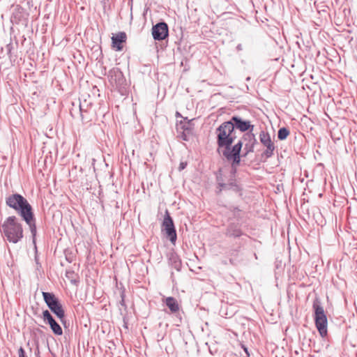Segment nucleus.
Here are the masks:
<instances>
[{"label":"nucleus","mask_w":357,"mask_h":357,"mask_svg":"<svg viewBox=\"0 0 357 357\" xmlns=\"http://www.w3.org/2000/svg\"><path fill=\"white\" fill-rule=\"evenodd\" d=\"M218 151L222 153L227 161L231 162V167L236 169L241 162V151L243 142L239 140L232 146L236 136V131L231 123L225 121L215 130Z\"/></svg>","instance_id":"obj_1"},{"label":"nucleus","mask_w":357,"mask_h":357,"mask_svg":"<svg viewBox=\"0 0 357 357\" xmlns=\"http://www.w3.org/2000/svg\"><path fill=\"white\" fill-rule=\"evenodd\" d=\"M0 232L10 243H17L24 237L23 227L20 220L15 215L8 216L0 225Z\"/></svg>","instance_id":"obj_2"},{"label":"nucleus","mask_w":357,"mask_h":357,"mask_svg":"<svg viewBox=\"0 0 357 357\" xmlns=\"http://www.w3.org/2000/svg\"><path fill=\"white\" fill-rule=\"evenodd\" d=\"M6 204L15 210L22 219L33 212L28 200L19 193H13L6 197Z\"/></svg>","instance_id":"obj_3"},{"label":"nucleus","mask_w":357,"mask_h":357,"mask_svg":"<svg viewBox=\"0 0 357 357\" xmlns=\"http://www.w3.org/2000/svg\"><path fill=\"white\" fill-rule=\"evenodd\" d=\"M312 308L314 312V323L320 335L325 337L328 334V320L324 307L321 305V300L316 297L313 301Z\"/></svg>","instance_id":"obj_4"},{"label":"nucleus","mask_w":357,"mask_h":357,"mask_svg":"<svg viewBox=\"0 0 357 357\" xmlns=\"http://www.w3.org/2000/svg\"><path fill=\"white\" fill-rule=\"evenodd\" d=\"M43 297L51 312H53L62 323L65 324V312L59 298L51 292H43Z\"/></svg>","instance_id":"obj_5"},{"label":"nucleus","mask_w":357,"mask_h":357,"mask_svg":"<svg viewBox=\"0 0 357 357\" xmlns=\"http://www.w3.org/2000/svg\"><path fill=\"white\" fill-rule=\"evenodd\" d=\"M162 230L166 234L167 238L172 243H175L177 239L176 231L172 218L167 210L162 224Z\"/></svg>","instance_id":"obj_6"},{"label":"nucleus","mask_w":357,"mask_h":357,"mask_svg":"<svg viewBox=\"0 0 357 357\" xmlns=\"http://www.w3.org/2000/svg\"><path fill=\"white\" fill-rule=\"evenodd\" d=\"M260 142L266 148L261 154V157L266 159L271 158L274 155L275 147L271 141V136L268 132L261 130L259 133Z\"/></svg>","instance_id":"obj_7"},{"label":"nucleus","mask_w":357,"mask_h":357,"mask_svg":"<svg viewBox=\"0 0 357 357\" xmlns=\"http://www.w3.org/2000/svg\"><path fill=\"white\" fill-rule=\"evenodd\" d=\"M151 31L155 40L160 41L165 40L169 35L168 25L165 22H160L153 25Z\"/></svg>","instance_id":"obj_8"},{"label":"nucleus","mask_w":357,"mask_h":357,"mask_svg":"<svg viewBox=\"0 0 357 357\" xmlns=\"http://www.w3.org/2000/svg\"><path fill=\"white\" fill-rule=\"evenodd\" d=\"M228 122H230L234 126V130L235 128L239 130L241 132H252L254 129V126L251 124L250 121L243 120L241 117L238 116H233L230 119L229 121H227Z\"/></svg>","instance_id":"obj_9"},{"label":"nucleus","mask_w":357,"mask_h":357,"mask_svg":"<svg viewBox=\"0 0 357 357\" xmlns=\"http://www.w3.org/2000/svg\"><path fill=\"white\" fill-rule=\"evenodd\" d=\"M243 139L246 142L244 146L245 153L243 154V157H246L250 153L254 151L255 146L257 144V140L255 137V135L252 132H248L243 136Z\"/></svg>","instance_id":"obj_10"},{"label":"nucleus","mask_w":357,"mask_h":357,"mask_svg":"<svg viewBox=\"0 0 357 357\" xmlns=\"http://www.w3.org/2000/svg\"><path fill=\"white\" fill-rule=\"evenodd\" d=\"M43 318L50 325L52 332L56 335H61L63 331L61 326L56 321L49 310H45L43 312Z\"/></svg>","instance_id":"obj_11"},{"label":"nucleus","mask_w":357,"mask_h":357,"mask_svg":"<svg viewBox=\"0 0 357 357\" xmlns=\"http://www.w3.org/2000/svg\"><path fill=\"white\" fill-rule=\"evenodd\" d=\"M26 224L29 226L30 232L32 236V242L34 245V248L36 250V234H37V227H36V220L34 215V213L28 215L27 216L22 218Z\"/></svg>","instance_id":"obj_12"},{"label":"nucleus","mask_w":357,"mask_h":357,"mask_svg":"<svg viewBox=\"0 0 357 357\" xmlns=\"http://www.w3.org/2000/svg\"><path fill=\"white\" fill-rule=\"evenodd\" d=\"M127 36L123 31H120L112 37V47L116 51H121L123 48V43L126 42Z\"/></svg>","instance_id":"obj_13"},{"label":"nucleus","mask_w":357,"mask_h":357,"mask_svg":"<svg viewBox=\"0 0 357 357\" xmlns=\"http://www.w3.org/2000/svg\"><path fill=\"white\" fill-rule=\"evenodd\" d=\"M109 82H114L117 86L123 85L126 79L123 73L119 68H113L108 73Z\"/></svg>","instance_id":"obj_14"},{"label":"nucleus","mask_w":357,"mask_h":357,"mask_svg":"<svg viewBox=\"0 0 357 357\" xmlns=\"http://www.w3.org/2000/svg\"><path fill=\"white\" fill-rule=\"evenodd\" d=\"M225 234L228 237L238 238L241 236L243 233L238 223H230L227 226Z\"/></svg>","instance_id":"obj_15"},{"label":"nucleus","mask_w":357,"mask_h":357,"mask_svg":"<svg viewBox=\"0 0 357 357\" xmlns=\"http://www.w3.org/2000/svg\"><path fill=\"white\" fill-rule=\"evenodd\" d=\"M79 112L82 121L84 123L92 121L96 116V109L94 107L89 109L81 110Z\"/></svg>","instance_id":"obj_16"},{"label":"nucleus","mask_w":357,"mask_h":357,"mask_svg":"<svg viewBox=\"0 0 357 357\" xmlns=\"http://www.w3.org/2000/svg\"><path fill=\"white\" fill-rule=\"evenodd\" d=\"M165 303L172 313H176L179 310L180 306L175 298L172 296L167 297Z\"/></svg>","instance_id":"obj_17"},{"label":"nucleus","mask_w":357,"mask_h":357,"mask_svg":"<svg viewBox=\"0 0 357 357\" xmlns=\"http://www.w3.org/2000/svg\"><path fill=\"white\" fill-rule=\"evenodd\" d=\"M23 9L21 7H17L10 17L13 24H19L23 17Z\"/></svg>","instance_id":"obj_18"},{"label":"nucleus","mask_w":357,"mask_h":357,"mask_svg":"<svg viewBox=\"0 0 357 357\" xmlns=\"http://www.w3.org/2000/svg\"><path fill=\"white\" fill-rule=\"evenodd\" d=\"M240 247L234 249H231L228 252V256L229 257V263L231 265L236 264V258L238 257Z\"/></svg>","instance_id":"obj_19"},{"label":"nucleus","mask_w":357,"mask_h":357,"mask_svg":"<svg viewBox=\"0 0 357 357\" xmlns=\"http://www.w3.org/2000/svg\"><path fill=\"white\" fill-rule=\"evenodd\" d=\"M66 277L70 281L72 284H77L78 283L77 275L73 271L67 270L66 271Z\"/></svg>","instance_id":"obj_20"},{"label":"nucleus","mask_w":357,"mask_h":357,"mask_svg":"<svg viewBox=\"0 0 357 357\" xmlns=\"http://www.w3.org/2000/svg\"><path fill=\"white\" fill-rule=\"evenodd\" d=\"M289 130L287 128L282 127L278 130V138L280 140H284L287 139V137L289 136Z\"/></svg>","instance_id":"obj_21"},{"label":"nucleus","mask_w":357,"mask_h":357,"mask_svg":"<svg viewBox=\"0 0 357 357\" xmlns=\"http://www.w3.org/2000/svg\"><path fill=\"white\" fill-rule=\"evenodd\" d=\"M79 111L93 108V105L90 100H84L79 102Z\"/></svg>","instance_id":"obj_22"},{"label":"nucleus","mask_w":357,"mask_h":357,"mask_svg":"<svg viewBox=\"0 0 357 357\" xmlns=\"http://www.w3.org/2000/svg\"><path fill=\"white\" fill-rule=\"evenodd\" d=\"M227 185H227L228 187L227 188V190H231L234 192H239L241 190V187L238 184H236L235 182H233V181L229 182L227 183Z\"/></svg>","instance_id":"obj_23"},{"label":"nucleus","mask_w":357,"mask_h":357,"mask_svg":"<svg viewBox=\"0 0 357 357\" xmlns=\"http://www.w3.org/2000/svg\"><path fill=\"white\" fill-rule=\"evenodd\" d=\"M227 183H224L223 180H221V182L218 184V190L216 191L217 194H220L222 190H227Z\"/></svg>","instance_id":"obj_24"},{"label":"nucleus","mask_w":357,"mask_h":357,"mask_svg":"<svg viewBox=\"0 0 357 357\" xmlns=\"http://www.w3.org/2000/svg\"><path fill=\"white\" fill-rule=\"evenodd\" d=\"M172 259L173 260L174 267L176 270L180 271L181 268V263L178 260L177 256L172 257Z\"/></svg>","instance_id":"obj_25"},{"label":"nucleus","mask_w":357,"mask_h":357,"mask_svg":"<svg viewBox=\"0 0 357 357\" xmlns=\"http://www.w3.org/2000/svg\"><path fill=\"white\" fill-rule=\"evenodd\" d=\"M181 128L183 129L184 131L190 132L191 130V120L188 121L186 123L181 126Z\"/></svg>","instance_id":"obj_26"},{"label":"nucleus","mask_w":357,"mask_h":357,"mask_svg":"<svg viewBox=\"0 0 357 357\" xmlns=\"http://www.w3.org/2000/svg\"><path fill=\"white\" fill-rule=\"evenodd\" d=\"M18 356L19 357H27L24 349L22 347L18 349Z\"/></svg>","instance_id":"obj_27"},{"label":"nucleus","mask_w":357,"mask_h":357,"mask_svg":"<svg viewBox=\"0 0 357 357\" xmlns=\"http://www.w3.org/2000/svg\"><path fill=\"white\" fill-rule=\"evenodd\" d=\"M186 166H187V162H181L179 165L178 170L181 171V170L184 169L186 167Z\"/></svg>","instance_id":"obj_28"},{"label":"nucleus","mask_w":357,"mask_h":357,"mask_svg":"<svg viewBox=\"0 0 357 357\" xmlns=\"http://www.w3.org/2000/svg\"><path fill=\"white\" fill-rule=\"evenodd\" d=\"M181 138H182L183 140H185V141H188V137H187V135H186V134H185V131H183V132H182V134H181Z\"/></svg>","instance_id":"obj_29"},{"label":"nucleus","mask_w":357,"mask_h":357,"mask_svg":"<svg viewBox=\"0 0 357 357\" xmlns=\"http://www.w3.org/2000/svg\"><path fill=\"white\" fill-rule=\"evenodd\" d=\"M242 347H243V350L245 351L247 356L249 357L250 356V354H249L248 348L245 347L244 345H243Z\"/></svg>","instance_id":"obj_30"},{"label":"nucleus","mask_w":357,"mask_h":357,"mask_svg":"<svg viewBox=\"0 0 357 357\" xmlns=\"http://www.w3.org/2000/svg\"><path fill=\"white\" fill-rule=\"evenodd\" d=\"M232 211L234 212V215H236V212L240 211V209L238 207H234Z\"/></svg>","instance_id":"obj_31"},{"label":"nucleus","mask_w":357,"mask_h":357,"mask_svg":"<svg viewBox=\"0 0 357 357\" xmlns=\"http://www.w3.org/2000/svg\"><path fill=\"white\" fill-rule=\"evenodd\" d=\"M236 50L237 51H241L243 50V46L241 44H238L237 46H236Z\"/></svg>","instance_id":"obj_32"},{"label":"nucleus","mask_w":357,"mask_h":357,"mask_svg":"<svg viewBox=\"0 0 357 357\" xmlns=\"http://www.w3.org/2000/svg\"><path fill=\"white\" fill-rule=\"evenodd\" d=\"M216 179H217L218 183L221 182V180H223L220 175V176H217Z\"/></svg>","instance_id":"obj_33"},{"label":"nucleus","mask_w":357,"mask_h":357,"mask_svg":"<svg viewBox=\"0 0 357 357\" xmlns=\"http://www.w3.org/2000/svg\"><path fill=\"white\" fill-rule=\"evenodd\" d=\"M176 116H181V114H180L178 112H176Z\"/></svg>","instance_id":"obj_34"}]
</instances>
